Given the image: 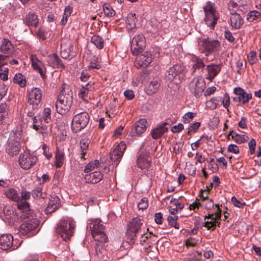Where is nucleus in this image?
Masks as SVG:
<instances>
[{"mask_svg":"<svg viewBox=\"0 0 261 261\" xmlns=\"http://www.w3.org/2000/svg\"><path fill=\"white\" fill-rule=\"evenodd\" d=\"M73 102V93L70 86L64 84L56 103L57 111L60 114H66Z\"/></svg>","mask_w":261,"mask_h":261,"instance_id":"f257e3e1","label":"nucleus"},{"mask_svg":"<svg viewBox=\"0 0 261 261\" xmlns=\"http://www.w3.org/2000/svg\"><path fill=\"white\" fill-rule=\"evenodd\" d=\"M87 227H89L93 238L95 241L105 243L108 239L105 233V226L102 224L100 219H92L88 222Z\"/></svg>","mask_w":261,"mask_h":261,"instance_id":"f03ea898","label":"nucleus"},{"mask_svg":"<svg viewBox=\"0 0 261 261\" xmlns=\"http://www.w3.org/2000/svg\"><path fill=\"white\" fill-rule=\"evenodd\" d=\"M21 132L19 130L12 131L6 145V152L11 156L17 154L21 148Z\"/></svg>","mask_w":261,"mask_h":261,"instance_id":"7ed1b4c3","label":"nucleus"},{"mask_svg":"<svg viewBox=\"0 0 261 261\" xmlns=\"http://www.w3.org/2000/svg\"><path fill=\"white\" fill-rule=\"evenodd\" d=\"M203 10L205 14L204 21L207 27L213 30L219 19V14L214 5L210 2H206L203 7Z\"/></svg>","mask_w":261,"mask_h":261,"instance_id":"20e7f679","label":"nucleus"},{"mask_svg":"<svg viewBox=\"0 0 261 261\" xmlns=\"http://www.w3.org/2000/svg\"><path fill=\"white\" fill-rule=\"evenodd\" d=\"M220 47V42L210 38L200 39L198 42V50L200 53L208 56L210 54L217 51Z\"/></svg>","mask_w":261,"mask_h":261,"instance_id":"39448f33","label":"nucleus"},{"mask_svg":"<svg viewBox=\"0 0 261 261\" xmlns=\"http://www.w3.org/2000/svg\"><path fill=\"white\" fill-rule=\"evenodd\" d=\"M74 223L70 219H62L58 224L57 232L64 240H70L73 234Z\"/></svg>","mask_w":261,"mask_h":261,"instance_id":"423d86ee","label":"nucleus"},{"mask_svg":"<svg viewBox=\"0 0 261 261\" xmlns=\"http://www.w3.org/2000/svg\"><path fill=\"white\" fill-rule=\"evenodd\" d=\"M89 114L86 112H82L76 114L72 121V130L77 133L84 128L89 123Z\"/></svg>","mask_w":261,"mask_h":261,"instance_id":"0eeeda50","label":"nucleus"},{"mask_svg":"<svg viewBox=\"0 0 261 261\" xmlns=\"http://www.w3.org/2000/svg\"><path fill=\"white\" fill-rule=\"evenodd\" d=\"M205 82L202 77H194L189 83V89L190 91L195 97H199L203 93L205 89Z\"/></svg>","mask_w":261,"mask_h":261,"instance_id":"6e6552de","label":"nucleus"},{"mask_svg":"<svg viewBox=\"0 0 261 261\" xmlns=\"http://www.w3.org/2000/svg\"><path fill=\"white\" fill-rule=\"evenodd\" d=\"M184 69V66L181 64H176L170 67L167 70L166 78L170 81H175V83L177 84L180 82Z\"/></svg>","mask_w":261,"mask_h":261,"instance_id":"1a4fd4ad","label":"nucleus"},{"mask_svg":"<svg viewBox=\"0 0 261 261\" xmlns=\"http://www.w3.org/2000/svg\"><path fill=\"white\" fill-rule=\"evenodd\" d=\"M146 40L143 34L135 35L131 42L130 50L133 55H138L145 47Z\"/></svg>","mask_w":261,"mask_h":261,"instance_id":"9d476101","label":"nucleus"},{"mask_svg":"<svg viewBox=\"0 0 261 261\" xmlns=\"http://www.w3.org/2000/svg\"><path fill=\"white\" fill-rule=\"evenodd\" d=\"M37 161V158L29 152H24L20 155L19 163L23 169H29L34 166Z\"/></svg>","mask_w":261,"mask_h":261,"instance_id":"9b49d317","label":"nucleus"},{"mask_svg":"<svg viewBox=\"0 0 261 261\" xmlns=\"http://www.w3.org/2000/svg\"><path fill=\"white\" fill-rule=\"evenodd\" d=\"M143 225V220L140 217H136L132 219L128 225L126 231L127 234L130 239H133L141 229Z\"/></svg>","mask_w":261,"mask_h":261,"instance_id":"f8f14e48","label":"nucleus"},{"mask_svg":"<svg viewBox=\"0 0 261 261\" xmlns=\"http://www.w3.org/2000/svg\"><path fill=\"white\" fill-rule=\"evenodd\" d=\"M42 97V91L38 88H33L28 92V102L33 107H37Z\"/></svg>","mask_w":261,"mask_h":261,"instance_id":"ddd939ff","label":"nucleus"},{"mask_svg":"<svg viewBox=\"0 0 261 261\" xmlns=\"http://www.w3.org/2000/svg\"><path fill=\"white\" fill-rule=\"evenodd\" d=\"M233 92L235 94V96L233 97V100L242 104H245L252 98V94L247 93L241 88H235Z\"/></svg>","mask_w":261,"mask_h":261,"instance_id":"4468645a","label":"nucleus"},{"mask_svg":"<svg viewBox=\"0 0 261 261\" xmlns=\"http://www.w3.org/2000/svg\"><path fill=\"white\" fill-rule=\"evenodd\" d=\"M39 224L36 219H29L24 221L20 225L19 231L22 235H25L36 228Z\"/></svg>","mask_w":261,"mask_h":261,"instance_id":"2eb2a0df","label":"nucleus"},{"mask_svg":"<svg viewBox=\"0 0 261 261\" xmlns=\"http://www.w3.org/2000/svg\"><path fill=\"white\" fill-rule=\"evenodd\" d=\"M30 61L33 68L37 71L42 77H44L46 68L37 56L36 55H32L30 57Z\"/></svg>","mask_w":261,"mask_h":261,"instance_id":"dca6fc26","label":"nucleus"},{"mask_svg":"<svg viewBox=\"0 0 261 261\" xmlns=\"http://www.w3.org/2000/svg\"><path fill=\"white\" fill-rule=\"evenodd\" d=\"M147 121L145 119H140L133 126L130 134L132 136H140L144 133L147 128Z\"/></svg>","mask_w":261,"mask_h":261,"instance_id":"f3484780","label":"nucleus"},{"mask_svg":"<svg viewBox=\"0 0 261 261\" xmlns=\"http://www.w3.org/2000/svg\"><path fill=\"white\" fill-rule=\"evenodd\" d=\"M247 0H231L228 5L229 10L236 11L240 10L242 12H245L248 10Z\"/></svg>","mask_w":261,"mask_h":261,"instance_id":"a211bd4d","label":"nucleus"},{"mask_svg":"<svg viewBox=\"0 0 261 261\" xmlns=\"http://www.w3.org/2000/svg\"><path fill=\"white\" fill-rule=\"evenodd\" d=\"M151 160L148 152L140 151L137 159V165L142 169L147 168L150 166Z\"/></svg>","mask_w":261,"mask_h":261,"instance_id":"6ab92c4d","label":"nucleus"},{"mask_svg":"<svg viewBox=\"0 0 261 261\" xmlns=\"http://www.w3.org/2000/svg\"><path fill=\"white\" fill-rule=\"evenodd\" d=\"M152 60V57L150 53L146 51L137 57L135 61V65L137 66L138 68L146 67L150 64Z\"/></svg>","mask_w":261,"mask_h":261,"instance_id":"aec40b11","label":"nucleus"},{"mask_svg":"<svg viewBox=\"0 0 261 261\" xmlns=\"http://www.w3.org/2000/svg\"><path fill=\"white\" fill-rule=\"evenodd\" d=\"M125 144L120 142L112 151L110 153V157L112 162H119L122 156L124 151L125 150Z\"/></svg>","mask_w":261,"mask_h":261,"instance_id":"412c9836","label":"nucleus"},{"mask_svg":"<svg viewBox=\"0 0 261 261\" xmlns=\"http://www.w3.org/2000/svg\"><path fill=\"white\" fill-rule=\"evenodd\" d=\"M46 62L49 66L54 68L64 69L65 65L62 63V60L56 54L49 55L46 58Z\"/></svg>","mask_w":261,"mask_h":261,"instance_id":"4be33fe9","label":"nucleus"},{"mask_svg":"<svg viewBox=\"0 0 261 261\" xmlns=\"http://www.w3.org/2000/svg\"><path fill=\"white\" fill-rule=\"evenodd\" d=\"M221 64H211L206 67L207 74L206 79L212 81L221 70Z\"/></svg>","mask_w":261,"mask_h":261,"instance_id":"5701e85b","label":"nucleus"},{"mask_svg":"<svg viewBox=\"0 0 261 261\" xmlns=\"http://www.w3.org/2000/svg\"><path fill=\"white\" fill-rule=\"evenodd\" d=\"M13 237L10 234H4L0 237V249L7 250L13 247Z\"/></svg>","mask_w":261,"mask_h":261,"instance_id":"b1692460","label":"nucleus"},{"mask_svg":"<svg viewBox=\"0 0 261 261\" xmlns=\"http://www.w3.org/2000/svg\"><path fill=\"white\" fill-rule=\"evenodd\" d=\"M60 201L58 196L56 195L51 196L47 206L45 209V214H51L57 210L60 204Z\"/></svg>","mask_w":261,"mask_h":261,"instance_id":"393cba45","label":"nucleus"},{"mask_svg":"<svg viewBox=\"0 0 261 261\" xmlns=\"http://www.w3.org/2000/svg\"><path fill=\"white\" fill-rule=\"evenodd\" d=\"M232 12L231 13H232ZM229 20L230 25L233 29L236 30L240 29L244 23L242 17L237 13H231Z\"/></svg>","mask_w":261,"mask_h":261,"instance_id":"a878e982","label":"nucleus"},{"mask_svg":"<svg viewBox=\"0 0 261 261\" xmlns=\"http://www.w3.org/2000/svg\"><path fill=\"white\" fill-rule=\"evenodd\" d=\"M23 22L28 27L37 28L39 24V19L36 14L29 13L24 17Z\"/></svg>","mask_w":261,"mask_h":261,"instance_id":"bb28decb","label":"nucleus"},{"mask_svg":"<svg viewBox=\"0 0 261 261\" xmlns=\"http://www.w3.org/2000/svg\"><path fill=\"white\" fill-rule=\"evenodd\" d=\"M166 123L160 124L151 130V135L153 139L156 140L161 138L167 132L168 129L166 126Z\"/></svg>","mask_w":261,"mask_h":261,"instance_id":"cd10ccee","label":"nucleus"},{"mask_svg":"<svg viewBox=\"0 0 261 261\" xmlns=\"http://www.w3.org/2000/svg\"><path fill=\"white\" fill-rule=\"evenodd\" d=\"M94 89V83L89 82L85 85H82L79 92V96L83 100L88 98L89 92Z\"/></svg>","mask_w":261,"mask_h":261,"instance_id":"c85d7f7f","label":"nucleus"},{"mask_svg":"<svg viewBox=\"0 0 261 261\" xmlns=\"http://www.w3.org/2000/svg\"><path fill=\"white\" fill-rule=\"evenodd\" d=\"M161 85L159 79H153L145 86V90L148 95H152L157 92Z\"/></svg>","mask_w":261,"mask_h":261,"instance_id":"c756f323","label":"nucleus"},{"mask_svg":"<svg viewBox=\"0 0 261 261\" xmlns=\"http://www.w3.org/2000/svg\"><path fill=\"white\" fill-rule=\"evenodd\" d=\"M72 46L70 42L62 43L61 44V56L63 59H67L73 56Z\"/></svg>","mask_w":261,"mask_h":261,"instance_id":"7c9ffc66","label":"nucleus"},{"mask_svg":"<svg viewBox=\"0 0 261 261\" xmlns=\"http://www.w3.org/2000/svg\"><path fill=\"white\" fill-rule=\"evenodd\" d=\"M55 165L57 168H60L64 164L65 160L64 151L59 147H56L55 152Z\"/></svg>","mask_w":261,"mask_h":261,"instance_id":"2f4dec72","label":"nucleus"},{"mask_svg":"<svg viewBox=\"0 0 261 261\" xmlns=\"http://www.w3.org/2000/svg\"><path fill=\"white\" fill-rule=\"evenodd\" d=\"M103 178V174L99 171L93 172L85 175V179L87 182L96 184Z\"/></svg>","mask_w":261,"mask_h":261,"instance_id":"473e14b6","label":"nucleus"},{"mask_svg":"<svg viewBox=\"0 0 261 261\" xmlns=\"http://www.w3.org/2000/svg\"><path fill=\"white\" fill-rule=\"evenodd\" d=\"M13 45L7 38H3L0 45V50L4 54H10L13 52Z\"/></svg>","mask_w":261,"mask_h":261,"instance_id":"72a5a7b5","label":"nucleus"},{"mask_svg":"<svg viewBox=\"0 0 261 261\" xmlns=\"http://www.w3.org/2000/svg\"><path fill=\"white\" fill-rule=\"evenodd\" d=\"M17 202V207L18 209L22 211V216L24 217H29L30 215V211L29 210V203L26 201L19 200Z\"/></svg>","mask_w":261,"mask_h":261,"instance_id":"f704fd0d","label":"nucleus"},{"mask_svg":"<svg viewBox=\"0 0 261 261\" xmlns=\"http://www.w3.org/2000/svg\"><path fill=\"white\" fill-rule=\"evenodd\" d=\"M90 142V141L87 138H83L80 141V145L81 149V158L82 159H86L85 155L86 154V150L89 147Z\"/></svg>","mask_w":261,"mask_h":261,"instance_id":"c9c22d12","label":"nucleus"},{"mask_svg":"<svg viewBox=\"0 0 261 261\" xmlns=\"http://www.w3.org/2000/svg\"><path fill=\"white\" fill-rule=\"evenodd\" d=\"M72 12V9L70 6H67L65 8L62 18L60 22L61 25L64 26L67 24L68 18L71 15Z\"/></svg>","mask_w":261,"mask_h":261,"instance_id":"e433bc0d","label":"nucleus"},{"mask_svg":"<svg viewBox=\"0 0 261 261\" xmlns=\"http://www.w3.org/2000/svg\"><path fill=\"white\" fill-rule=\"evenodd\" d=\"M5 193L6 196L8 198L14 201L19 202L20 200V197L19 196L17 191L14 189H9L6 191Z\"/></svg>","mask_w":261,"mask_h":261,"instance_id":"4c0bfd02","label":"nucleus"},{"mask_svg":"<svg viewBox=\"0 0 261 261\" xmlns=\"http://www.w3.org/2000/svg\"><path fill=\"white\" fill-rule=\"evenodd\" d=\"M13 82L18 84L21 87L25 86L27 81L25 76L21 73H17L13 78Z\"/></svg>","mask_w":261,"mask_h":261,"instance_id":"58836bf2","label":"nucleus"},{"mask_svg":"<svg viewBox=\"0 0 261 261\" xmlns=\"http://www.w3.org/2000/svg\"><path fill=\"white\" fill-rule=\"evenodd\" d=\"M136 21L137 18L135 13H130L127 15L126 18V23L129 29H132L135 26Z\"/></svg>","mask_w":261,"mask_h":261,"instance_id":"ea45409f","label":"nucleus"},{"mask_svg":"<svg viewBox=\"0 0 261 261\" xmlns=\"http://www.w3.org/2000/svg\"><path fill=\"white\" fill-rule=\"evenodd\" d=\"M91 42L99 49H101L103 47V40L99 36H93L91 38Z\"/></svg>","mask_w":261,"mask_h":261,"instance_id":"a19ab883","label":"nucleus"},{"mask_svg":"<svg viewBox=\"0 0 261 261\" xmlns=\"http://www.w3.org/2000/svg\"><path fill=\"white\" fill-rule=\"evenodd\" d=\"M220 222L215 220V221H207L204 222L203 224V226L207 228V230H214L215 229L217 225L219 226Z\"/></svg>","mask_w":261,"mask_h":261,"instance_id":"79ce46f5","label":"nucleus"},{"mask_svg":"<svg viewBox=\"0 0 261 261\" xmlns=\"http://www.w3.org/2000/svg\"><path fill=\"white\" fill-rule=\"evenodd\" d=\"M260 17V13L257 11H250L247 15V19L248 21L252 22Z\"/></svg>","mask_w":261,"mask_h":261,"instance_id":"37998d69","label":"nucleus"},{"mask_svg":"<svg viewBox=\"0 0 261 261\" xmlns=\"http://www.w3.org/2000/svg\"><path fill=\"white\" fill-rule=\"evenodd\" d=\"M99 165V162L98 160H95L93 162L89 163L86 165L84 169V171L86 173H89L91 171L97 167Z\"/></svg>","mask_w":261,"mask_h":261,"instance_id":"c03bdc74","label":"nucleus"},{"mask_svg":"<svg viewBox=\"0 0 261 261\" xmlns=\"http://www.w3.org/2000/svg\"><path fill=\"white\" fill-rule=\"evenodd\" d=\"M95 251L98 256H102L106 251L104 247V243L97 242L95 245Z\"/></svg>","mask_w":261,"mask_h":261,"instance_id":"a18cd8bd","label":"nucleus"},{"mask_svg":"<svg viewBox=\"0 0 261 261\" xmlns=\"http://www.w3.org/2000/svg\"><path fill=\"white\" fill-rule=\"evenodd\" d=\"M103 10L105 15L109 17H113L115 15V11L108 5H104Z\"/></svg>","mask_w":261,"mask_h":261,"instance_id":"49530a36","label":"nucleus"},{"mask_svg":"<svg viewBox=\"0 0 261 261\" xmlns=\"http://www.w3.org/2000/svg\"><path fill=\"white\" fill-rule=\"evenodd\" d=\"M178 219V216H168L167 218V220L168 222V224L176 229H179V225L177 223V220Z\"/></svg>","mask_w":261,"mask_h":261,"instance_id":"de8ad7c7","label":"nucleus"},{"mask_svg":"<svg viewBox=\"0 0 261 261\" xmlns=\"http://www.w3.org/2000/svg\"><path fill=\"white\" fill-rule=\"evenodd\" d=\"M50 113L51 110L49 108H44L42 117L44 122L47 123H49L51 120Z\"/></svg>","mask_w":261,"mask_h":261,"instance_id":"09e8293b","label":"nucleus"},{"mask_svg":"<svg viewBox=\"0 0 261 261\" xmlns=\"http://www.w3.org/2000/svg\"><path fill=\"white\" fill-rule=\"evenodd\" d=\"M247 59L251 65H253L257 61L256 53L255 51H251L247 56Z\"/></svg>","mask_w":261,"mask_h":261,"instance_id":"8fccbe9b","label":"nucleus"},{"mask_svg":"<svg viewBox=\"0 0 261 261\" xmlns=\"http://www.w3.org/2000/svg\"><path fill=\"white\" fill-rule=\"evenodd\" d=\"M36 35L39 39L42 40H44L46 38L45 30L42 27H40L38 29V30L36 32Z\"/></svg>","mask_w":261,"mask_h":261,"instance_id":"3c124183","label":"nucleus"},{"mask_svg":"<svg viewBox=\"0 0 261 261\" xmlns=\"http://www.w3.org/2000/svg\"><path fill=\"white\" fill-rule=\"evenodd\" d=\"M196 115V113L188 112L182 117V121L184 123H189Z\"/></svg>","mask_w":261,"mask_h":261,"instance_id":"603ef678","label":"nucleus"},{"mask_svg":"<svg viewBox=\"0 0 261 261\" xmlns=\"http://www.w3.org/2000/svg\"><path fill=\"white\" fill-rule=\"evenodd\" d=\"M8 115V112L6 109V106L2 105L0 106V123H2L4 119Z\"/></svg>","mask_w":261,"mask_h":261,"instance_id":"864d4df0","label":"nucleus"},{"mask_svg":"<svg viewBox=\"0 0 261 261\" xmlns=\"http://www.w3.org/2000/svg\"><path fill=\"white\" fill-rule=\"evenodd\" d=\"M42 189L41 187H38L33 191V196L35 198H43L42 195Z\"/></svg>","mask_w":261,"mask_h":261,"instance_id":"5fc2aeb1","label":"nucleus"},{"mask_svg":"<svg viewBox=\"0 0 261 261\" xmlns=\"http://www.w3.org/2000/svg\"><path fill=\"white\" fill-rule=\"evenodd\" d=\"M148 206V200L146 198L144 197L141 199L140 201L138 204L139 209L144 210L147 208Z\"/></svg>","mask_w":261,"mask_h":261,"instance_id":"6e6d98bb","label":"nucleus"},{"mask_svg":"<svg viewBox=\"0 0 261 261\" xmlns=\"http://www.w3.org/2000/svg\"><path fill=\"white\" fill-rule=\"evenodd\" d=\"M248 137L243 135H239L236 137L234 141L238 144H242L248 140Z\"/></svg>","mask_w":261,"mask_h":261,"instance_id":"4d7b16f0","label":"nucleus"},{"mask_svg":"<svg viewBox=\"0 0 261 261\" xmlns=\"http://www.w3.org/2000/svg\"><path fill=\"white\" fill-rule=\"evenodd\" d=\"M231 200L234 206L237 207L242 208L246 204L245 202L238 200L234 196L232 197Z\"/></svg>","mask_w":261,"mask_h":261,"instance_id":"13d9d810","label":"nucleus"},{"mask_svg":"<svg viewBox=\"0 0 261 261\" xmlns=\"http://www.w3.org/2000/svg\"><path fill=\"white\" fill-rule=\"evenodd\" d=\"M33 128L37 130H39L40 129H42V126L41 125V123L38 121L40 119V118H37L36 116L33 118Z\"/></svg>","mask_w":261,"mask_h":261,"instance_id":"bf43d9fd","label":"nucleus"},{"mask_svg":"<svg viewBox=\"0 0 261 261\" xmlns=\"http://www.w3.org/2000/svg\"><path fill=\"white\" fill-rule=\"evenodd\" d=\"M210 191V189L207 187V190H201L200 192L199 193V196H200L202 198V201H205L207 199H208V194Z\"/></svg>","mask_w":261,"mask_h":261,"instance_id":"052dcab7","label":"nucleus"},{"mask_svg":"<svg viewBox=\"0 0 261 261\" xmlns=\"http://www.w3.org/2000/svg\"><path fill=\"white\" fill-rule=\"evenodd\" d=\"M184 128V125L182 123H178L177 125L173 126L171 128V130L174 133H177L181 131Z\"/></svg>","mask_w":261,"mask_h":261,"instance_id":"680f3d73","label":"nucleus"},{"mask_svg":"<svg viewBox=\"0 0 261 261\" xmlns=\"http://www.w3.org/2000/svg\"><path fill=\"white\" fill-rule=\"evenodd\" d=\"M228 151L230 152L237 154L239 152V148L237 145L231 144L228 146Z\"/></svg>","mask_w":261,"mask_h":261,"instance_id":"e2e57ef3","label":"nucleus"},{"mask_svg":"<svg viewBox=\"0 0 261 261\" xmlns=\"http://www.w3.org/2000/svg\"><path fill=\"white\" fill-rule=\"evenodd\" d=\"M200 125V122H195L192 123L188 128L187 133L190 134L191 132L195 131L199 127Z\"/></svg>","mask_w":261,"mask_h":261,"instance_id":"0e129e2a","label":"nucleus"},{"mask_svg":"<svg viewBox=\"0 0 261 261\" xmlns=\"http://www.w3.org/2000/svg\"><path fill=\"white\" fill-rule=\"evenodd\" d=\"M204 64L203 61L200 59H196L195 63L193 65V68L194 69H199L203 67Z\"/></svg>","mask_w":261,"mask_h":261,"instance_id":"69168bd1","label":"nucleus"},{"mask_svg":"<svg viewBox=\"0 0 261 261\" xmlns=\"http://www.w3.org/2000/svg\"><path fill=\"white\" fill-rule=\"evenodd\" d=\"M215 206L217 208L216 212L214 213H213L215 217L214 219L215 220L220 221L221 217V210L219 208L218 204H216Z\"/></svg>","mask_w":261,"mask_h":261,"instance_id":"338daca9","label":"nucleus"},{"mask_svg":"<svg viewBox=\"0 0 261 261\" xmlns=\"http://www.w3.org/2000/svg\"><path fill=\"white\" fill-rule=\"evenodd\" d=\"M249 150L251 154H253L255 152V149L256 147V142L253 139H252L248 143Z\"/></svg>","mask_w":261,"mask_h":261,"instance_id":"774afa93","label":"nucleus"}]
</instances>
